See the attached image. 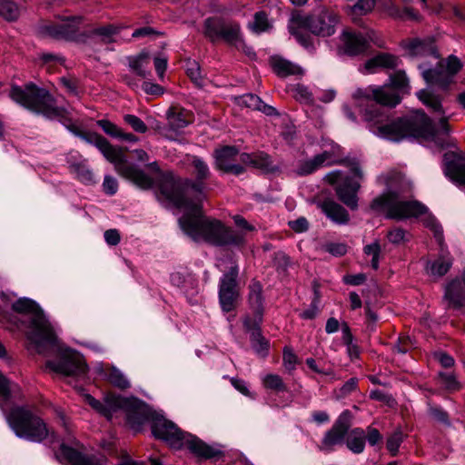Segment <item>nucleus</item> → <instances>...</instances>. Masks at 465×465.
<instances>
[{
	"mask_svg": "<svg viewBox=\"0 0 465 465\" xmlns=\"http://www.w3.org/2000/svg\"><path fill=\"white\" fill-rule=\"evenodd\" d=\"M324 181L330 185L335 186L336 195L343 204L352 211L358 209L357 193L361 188L359 181H355L348 175L343 177V173L340 170L327 173Z\"/></svg>",
	"mask_w": 465,
	"mask_h": 465,
	"instance_id": "nucleus-12",
	"label": "nucleus"
},
{
	"mask_svg": "<svg viewBox=\"0 0 465 465\" xmlns=\"http://www.w3.org/2000/svg\"><path fill=\"white\" fill-rule=\"evenodd\" d=\"M263 386L276 392H283L287 391L282 377L278 374H267L262 380Z\"/></svg>",
	"mask_w": 465,
	"mask_h": 465,
	"instance_id": "nucleus-46",
	"label": "nucleus"
},
{
	"mask_svg": "<svg viewBox=\"0 0 465 465\" xmlns=\"http://www.w3.org/2000/svg\"><path fill=\"white\" fill-rule=\"evenodd\" d=\"M118 182L114 177L111 175L104 176L102 187L105 194L110 196L114 195L118 191Z\"/></svg>",
	"mask_w": 465,
	"mask_h": 465,
	"instance_id": "nucleus-61",
	"label": "nucleus"
},
{
	"mask_svg": "<svg viewBox=\"0 0 465 465\" xmlns=\"http://www.w3.org/2000/svg\"><path fill=\"white\" fill-rule=\"evenodd\" d=\"M352 96L364 121L371 125H378L377 133L382 137L393 142L421 138L432 142L440 149L456 148V140L450 135L449 117H441L436 124L420 109L383 124L389 118V109L385 107L392 108L399 104V94L388 92L383 87L368 86L357 89Z\"/></svg>",
	"mask_w": 465,
	"mask_h": 465,
	"instance_id": "nucleus-1",
	"label": "nucleus"
},
{
	"mask_svg": "<svg viewBox=\"0 0 465 465\" xmlns=\"http://www.w3.org/2000/svg\"><path fill=\"white\" fill-rule=\"evenodd\" d=\"M347 448L355 454L363 452L365 448L366 437L365 430L361 428L352 429L345 438Z\"/></svg>",
	"mask_w": 465,
	"mask_h": 465,
	"instance_id": "nucleus-38",
	"label": "nucleus"
},
{
	"mask_svg": "<svg viewBox=\"0 0 465 465\" xmlns=\"http://www.w3.org/2000/svg\"><path fill=\"white\" fill-rule=\"evenodd\" d=\"M271 65L272 71L279 77L284 78L302 74V69L298 65L280 56H272L271 58Z\"/></svg>",
	"mask_w": 465,
	"mask_h": 465,
	"instance_id": "nucleus-36",
	"label": "nucleus"
},
{
	"mask_svg": "<svg viewBox=\"0 0 465 465\" xmlns=\"http://www.w3.org/2000/svg\"><path fill=\"white\" fill-rule=\"evenodd\" d=\"M239 150L234 145H223L213 151L214 166L216 170L224 173L241 175L245 173L244 166L235 163Z\"/></svg>",
	"mask_w": 465,
	"mask_h": 465,
	"instance_id": "nucleus-19",
	"label": "nucleus"
},
{
	"mask_svg": "<svg viewBox=\"0 0 465 465\" xmlns=\"http://www.w3.org/2000/svg\"><path fill=\"white\" fill-rule=\"evenodd\" d=\"M292 20L296 21L300 27H307L308 32L316 36L328 37L335 34L340 16L333 9L322 7L318 13L297 15Z\"/></svg>",
	"mask_w": 465,
	"mask_h": 465,
	"instance_id": "nucleus-10",
	"label": "nucleus"
},
{
	"mask_svg": "<svg viewBox=\"0 0 465 465\" xmlns=\"http://www.w3.org/2000/svg\"><path fill=\"white\" fill-rule=\"evenodd\" d=\"M365 437L371 446H375L382 441V435L379 430L371 426L367 427Z\"/></svg>",
	"mask_w": 465,
	"mask_h": 465,
	"instance_id": "nucleus-63",
	"label": "nucleus"
},
{
	"mask_svg": "<svg viewBox=\"0 0 465 465\" xmlns=\"http://www.w3.org/2000/svg\"><path fill=\"white\" fill-rule=\"evenodd\" d=\"M9 97L17 104L49 120H58L65 128L72 124L69 113L64 106H58L55 97L44 87L33 82L23 86L13 84L10 88Z\"/></svg>",
	"mask_w": 465,
	"mask_h": 465,
	"instance_id": "nucleus-6",
	"label": "nucleus"
},
{
	"mask_svg": "<svg viewBox=\"0 0 465 465\" xmlns=\"http://www.w3.org/2000/svg\"><path fill=\"white\" fill-rule=\"evenodd\" d=\"M444 160L446 176L454 183L465 185V160L462 156L453 152L446 153Z\"/></svg>",
	"mask_w": 465,
	"mask_h": 465,
	"instance_id": "nucleus-28",
	"label": "nucleus"
},
{
	"mask_svg": "<svg viewBox=\"0 0 465 465\" xmlns=\"http://www.w3.org/2000/svg\"><path fill=\"white\" fill-rule=\"evenodd\" d=\"M387 191L374 198L370 208L376 213L385 212V217L392 220L418 218L429 212L422 203L412 200H401L404 191V181L399 173H391L386 178Z\"/></svg>",
	"mask_w": 465,
	"mask_h": 465,
	"instance_id": "nucleus-5",
	"label": "nucleus"
},
{
	"mask_svg": "<svg viewBox=\"0 0 465 465\" xmlns=\"http://www.w3.org/2000/svg\"><path fill=\"white\" fill-rule=\"evenodd\" d=\"M70 172L76 174L77 179L86 184L92 185L96 182L92 170L84 163H72L69 166Z\"/></svg>",
	"mask_w": 465,
	"mask_h": 465,
	"instance_id": "nucleus-40",
	"label": "nucleus"
},
{
	"mask_svg": "<svg viewBox=\"0 0 465 465\" xmlns=\"http://www.w3.org/2000/svg\"><path fill=\"white\" fill-rule=\"evenodd\" d=\"M403 439L404 435L401 429H397L388 437L386 448L392 457L397 456Z\"/></svg>",
	"mask_w": 465,
	"mask_h": 465,
	"instance_id": "nucleus-47",
	"label": "nucleus"
},
{
	"mask_svg": "<svg viewBox=\"0 0 465 465\" xmlns=\"http://www.w3.org/2000/svg\"><path fill=\"white\" fill-rule=\"evenodd\" d=\"M96 124L103 130L105 134L112 138L119 139L120 135H122V129L114 123L107 119L97 120Z\"/></svg>",
	"mask_w": 465,
	"mask_h": 465,
	"instance_id": "nucleus-50",
	"label": "nucleus"
},
{
	"mask_svg": "<svg viewBox=\"0 0 465 465\" xmlns=\"http://www.w3.org/2000/svg\"><path fill=\"white\" fill-rule=\"evenodd\" d=\"M82 22V16H68L59 23L45 25L43 31L54 39L84 44V30L80 31Z\"/></svg>",
	"mask_w": 465,
	"mask_h": 465,
	"instance_id": "nucleus-16",
	"label": "nucleus"
},
{
	"mask_svg": "<svg viewBox=\"0 0 465 465\" xmlns=\"http://www.w3.org/2000/svg\"><path fill=\"white\" fill-rule=\"evenodd\" d=\"M114 402L117 403L118 410L125 411L126 422L135 431H140L146 421L152 423L156 414L155 411L137 398L121 396V399H115Z\"/></svg>",
	"mask_w": 465,
	"mask_h": 465,
	"instance_id": "nucleus-13",
	"label": "nucleus"
},
{
	"mask_svg": "<svg viewBox=\"0 0 465 465\" xmlns=\"http://www.w3.org/2000/svg\"><path fill=\"white\" fill-rule=\"evenodd\" d=\"M294 98L296 101L305 104H312L313 103V95L309 88L300 84L294 89Z\"/></svg>",
	"mask_w": 465,
	"mask_h": 465,
	"instance_id": "nucleus-52",
	"label": "nucleus"
},
{
	"mask_svg": "<svg viewBox=\"0 0 465 465\" xmlns=\"http://www.w3.org/2000/svg\"><path fill=\"white\" fill-rule=\"evenodd\" d=\"M401 63L400 57L393 54L379 53L368 59L364 64V67L368 73L373 74L377 69L394 70Z\"/></svg>",
	"mask_w": 465,
	"mask_h": 465,
	"instance_id": "nucleus-31",
	"label": "nucleus"
},
{
	"mask_svg": "<svg viewBox=\"0 0 465 465\" xmlns=\"http://www.w3.org/2000/svg\"><path fill=\"white\" fill-rule=\"evenodd\" d=\"M240 161L243 164L259 169L265 174L278 173L281 172L280 166L273 163L272 156L263 151L252 153H242L240 154Z\"/></svg>",
	"mask_w": 465,
	"mask_h": 465,
	"instance_id": "nucleus-25",
	"label": "nucleus"
},
{
	"mask_svg": "<svg viewBox=\"0 0 465 465\" xmlns=\"http://www.w3.org/2000/svg\"><path fill=\"white\" fill-rule=\"evenodd\" d=\"M375 0H358L351 11L356 15H363L371 12L375 6Z\"/></svg>",
	"mask_w": 465,
	"mask_h": 465,
	"instance_id": "nucleus-57",
	"label": "nucleus"
},
{
	"mask_svg": "<svg viewBox=\"0 0 465 465\" xmlns=\"http://www.w3.org/2000/svg\"><path fill=\"white\" fill-rule=\"evenodd\" d=\"M462 65L461 61L456 55L450 54L446 59V65H444V68L452 79L453 76L460 71Z\"/></svg>",
	"mask_w": 465,
	"mask_h": 465,
	"instance_id": "nucleus-56",
	"label": "nucleus"
},
{
	"mask_svg": "<svg viewBox=\"0 0 465 465\" xmlns=\"http://www.w3.org/2000/svg\"><path fill=\"white\" fill-rule=\"evenodd\" d=\"M191 164L193 168L194 179L182 178L172 171L162 174L160 180V194L177 209L198 204L187 196L190 189L198 195H204L207 182L212 177L208 164L199 156H193Z\"/></svg>",
	"mask_w": 465,
	"mask_h": 465,
	"instance_id": "nucleus-3",
	"label": "nucleus"
},
{
	"mask_svg": "<svg viewBox=\"0 0 465 465\" xmlns=\"http://www.w3.org/2000/svg\"><path fill=\"white\" fill-rule=\"evenodd\" d=\"M190 437V439L185 440V444L190 451L194 455L204 459H212L219 454V451L207 445L197 437H193L191 435Z\"/></svg>",
	"mask_w": 465,
	"mask_h": 465,
	"instance_id": "nucleus-37",
	"label": "nucleus"
},
{
	"mask_svg": "<svg viewBox=\"0 0 465 465\" xmlns=\"http://www.w3.org/2000/svg\"><path fill=\"white\" fill-rule=\"evenodd\" d=\"M251 28L256 33H262L269 28L267 14L264 11H259L254 15V21Z\"/></svg>",
	"mask_w": 465,
	"mask_h": 465,
	"instance_id": "nucleus-54",
	"label": "nucleus"
},
{
	"mask_svg": "<svg viewBox=\"0 0 465 465\" xmlns=\"http://www.w3.org/2000/svg\"><path fill=\"white\" fill-rule=\"evenodd\" d=\"M336 150H340V146L333 147L330 151H323L322 153L316 154L313 158L301 162L295 173L298 176H307L322 166H331L335 164L344 165L350 168L351 172L359 180H362L363 173L361 169L360 163L355 159L341 158L335 159Z\"/></svg>",
	"mask_w": 465,
	"mask_h": 465,
	"instance_id": "nucleus-9",
	"label": "nucleus"
},
{
	"mask_svg": "<svg viewBox=\"0 0 465 465\" xmlns=\"http://www.w3.org/2000/svg\"><path fill=\"white\" fill-rule=\"evenodd\" d=\"M11 308L15 312L23 315L15 318L16 327L21 330L27 329L25 337L35 346L39 353L42 352L43 347L56 344L54 330L36 302L23 297L13 302Z\"/></svg>",
	"mask_w": 465,
	"mask_h": 465,
	"instance_id": "nucleus-4",
	"label": "nucleus"
},
{
	"mask_svg": "<svg viewBox=\"0 0 465 465\" xmlns=\"http://www.w3.org/2000/svg\"><path fill=\"white\" fill-rule=\"evenodd\" d=\"M147 60V55L143 54H140L136 57H133L130 59L129 66L130 68L140 77L147 78L150 75V72L146 71L143 65L144 61Z\"/></svg>",
	"mask_w": 465,
	"mask_h": 465,
	"instance_id": "nucleus-49",
	"label": "nucleus"
},
{
	"mask_svg": "<svg viewBox=\"0 0 465 465\" xmlns=\"http://www.w3.org/2000/svg\"><path fill=\"white\" fill-rule=\"evenodd\" d=\"M179 218L183 232L195 242L203 241L215 247H240L245 243V233L235 231L219 219L203 213L202 203L183 207Z\"/></svg>",
	"mask_w": 465,
	"mask_h": 465,
	"instance_id": "nucleus-2",
	"label": "nucleus"
},
{
	"mask_svg": "<svg viewBox=\"0 0 465 465\" xmlns=\"http://www.w3.org/2000/svg\"><path fill=\"white\" fill-rule=\"evenodd\" d=\"M263 287L260 281L252 279L248 286V304L252 316L247 315L243 320L252 323L262 322L264 314Z\"/></svg>",
	"mask_w": 465,
	"mask_h": 465,
	"instance_id": "nucleus-21",
	"label": "nucleus"
},
{
	"mask_svg": "<svg viewBox=\"0 0 465 465\" xmlns=\"http://www.w3.org/2000/svg\"><path fill=\"white\" fill-rule=\"evenodd\" d=\"M417 95L420 102L431 112L444 114L441 99L439 95L425 89L419 91Z\"/></svg>",
	"mask_w": 465,
	"mask_h": 465,
	"instance_id": "nucleus-39",
	"label": "nucleus"
},
{
	"mask_svg": "<svg viewBox=\"0 0 465 465\" xmlns=\"http://www.w3.org/2000/svg\"><path fill=\"white\" fill-rule=\"evenodd\" d=\"M47 367L57 373L65 376H82L85 375L88 367L85 363L82 354L76 351L66 349L64 350L58 361H49Z\"/></svg>",
	"mask_w": 465,
	"mask_h": 465,
	"instance_id": "nucleus-17",
	"label": "nucleus"
},
{
	"mask_svg": "<svg viewBox=\"0 0 465 465\" xmlns=\"http://www.w3.org/2000/svg\"><path fill=\"white\" fill-rule=\"evenodd\" d=\"M452 265V259L450 257L440 256L435 260L430 265V272L433 275L443 276L445 275Z\"/></svg>",
	"mask_w": 465,
	"mask_h": 465,
	"instance_id": "nucleus-45",
	"label": "nucleus"
},
{
	"mask_svg": "<svg viewBox=\"0 0 465 465\" xmlns=\"http://www.w3.org/2000/svg\"><path fill=\"white\" fill-rule=\"evenodd\" d=\"M346 413H348V411L341 414L334 421L331 428L325 432L321 441L320 449L322 450L328 452L332 451L335 446L341 445L344 442L351 426L345 417Z\"/></svg>",
	"mask_w": 465,
	"mask_h": 465,
	"instance_id": "nucleus-20",
	"label": "nucleus"
},
{
	"mask_svg": "<svg viewBox=\"0 0 465 465\" xmlns=\"http://www.w3.org/2000/svg\"><path fill=\"white\" fill-rule=\"evenodd\" d=\"M242 323L245 331L250 332V341L253 351L260 357L266 358L269 354L270 343L262 333V322L252 323L249 320H243Z\"/></svg>",
	"mask_w": 465,
	"mask_h": 465,
	"instance_id": "nucleus-27",
	"label": "nucleus"
},
{
	"mask_svg": "<svg viewBox=\"0 0 465 465\" xmlns=\"http://www.w3.org/2000/svg\"><path fill=\"white\" fill-rule=\"evenodd\" d=\"M429 412L430 415L437 421L445 425L450 424L449 414L443 409L440 407H430Z\"/></svg>",
	"mask_w": 465,
	"mask_h": 465,
	"instance_id": "nucleus-64",
	"label": "nucleus"
},
{
	"mask_svg": "<svg viewBox=\"0 0 465 465\" xmlns=\"http://www.w3.org/2000/svg\"><path fill=\"white\" fill-rule=\"evenodd\" d=\"M317 207L333 223L344 225L350 222L349 212L333 199L325 198L317 203Z\"/></svg>",
	"mask_w": 465,
	"mask_h": 465,
	"instance_id": "nucleus-26",
	"label": "nucleus"
},
{
	"mask_svg": "<svg viewBox=\"0 0 465 465\" xmlns=\"http://www.w3.org/2000/svg\"><path fill=\"white\" fill-rule=\"evenodd\" d=\"M439 378L448 390H459L460 384L452 372H439Z\"/></svg>",
	"mask_w": 465,
	"mask_h": 465,
	"instance_id": "nucleus-60",
	"label": "nucleus"
},
{
	"mask_svg": "<svg viewBox=\"0 0 465 465\" xmlns=\"http://www.w3.org/2000/svg\"><path fill=\"white\" fill-rule=\"evenodd\" d=\"M5 420L16 437L41 443L54 435L45 420L27 405L13 406L5 412Z\"/></svg>",
	"mask_w": 465,
	"mask_h": 465,
	"instance_id": "nucleus-7",
	"label": "nucleus"
},
{
	"mask_svg": "<svg viewBox=\"0 0 465 465\" xmlns=\"http://www.w3.org/2000/svg\"><path fill=\"white\" fill-rule=\"evenodd\" d=\"M237 104L241 106L257 110L268 116L279 115L277 110L269 104H266L262 99L253 94H245L236 98Z\"/></svg>",
	"mask_w": 465,
	"mask_h": 465,
	"instance_id": "nucleus-33",
	"label": "nucleus"
},
{
	"mask_svg": "<svg viewBox=\"0 0 465 465\" xmlns=\"http://www.w3.org/2000/svg\"><path fill=\"white\" fill-rule=\"evenodd\" d=\"M359 389V379L352 377L344 382L340 388L333 390V397L336 400L345 399Z\"/></svg>",
	"mask_w": 465,
	"mask_h": 465,
	"instance_id": "nucleus-42",
	"label": "nucleus"
},
{
	"mask_svg": "<svg viewBox=\"0 0 465 465\" xmlns=\"http://www.w3.org/2000/svg\"><path fill=\"white\" fill-rule=\"evenodd\" d=\"M124 121L125 124L130 125L132 129L136 133L144 134L148 130V127L144 124V122L134 114L124 115Z\"/></svg>",
	"mask_w": 465,
	"mask_h": 465,
	"instance_id": "nucleus-53",
	"label": "nucleus"
},
{
	"mask_svg": "<svg viewBox=\"0 0 465 465\" xmlns=\"http://www.w3.org/2000/svg\"><path fill=\"white\" fill-rule=\"evenodd\" d=\"M394 16L401 20L419 21L420 15L412 7L406 6L403 9H397Z\"/></svg>",
	"mask_w": 465,
	"mask_h": 465,
	"instance_id": "nucleus-59",
	"label": "nucleus"
},
{
	"mask_svg": "<svg viewBox=\"0 0 465 465\" xmlns=\"http://www.w3.org/2000/svg\"><path fill=\"white\" fill-rule=\"evenodd\" d=\"M59 82L69 94L74 95L79 94V81L75 77L63 76L59 79Z\"/></svg>",
	"mask_w": 465,
	"mask_h": 465,
	"instance_id": "nucleus-62",
	"label": "nucleus"
},
{
	"mask_svg": "<svg viewBox=\"0 0 465 465\" xmlns=\"http://www.w3.org/2000/svg\"><path fill=\"white\" fill-rule=\"evenodd\" d=\"M282 363L288 371L295 370L296 365L298 363L297 355L294 353L293 350L289 346H285L283 348Z\"/></svg>",
	"mask_w": 465,
	"mask_h": 465,
	"instance_id": "nucleus-51",
	"label": "nucleus"
},
{
	"mask_svg": "<svg viewBox=\"0 0 465 465\" xmlns=\"http://www.w3.org/2000/svg\"><path fill=\"white\" fill-rule=\"evenodd\" d=\"M294 26L290 30L291 34L295 37L297 42L305 48L312 46V38L308 31L307 27H300L296 21H292Z\"/></svg>",
	"mask_w": 465,
	"mask_h": 465,
	"instance_id": "nucleus-44",
	"label": "nucleus"
},
{
	"mask_svg": "<svg viewBox=\"0 0 465 465\" xmlns=\"http://www.w3.org/2000/svg\"><path fill=\"white\" fill-rule=\"evenodd\" d=\"M374 32H368L366 35L361 32L344 30L340 35L341 45L337 47L339 55L355 57L364 54L370 48V41L373 42L379 47H382L381 43L376 42L372 35Z\"/></svg>",
	"mask_w": 465,
	"mask_h": 465,
	"instance_id": "nucleus-15",
	"label": "nucleus"
},
{
	"mask_svg": "<svg viewBox=\"0 0 465 465\" xmlns=\"http://www.w3.org/2000/svg\"><path fill=\"white\" fill-rule=\"evenodd\" d=\"M20 15L19 7L13 0H0V16L9 22H14Z\"/></svg>",
	"mask_w": 465,
	"mask_h": 465,
	"instance_id": "nucleus-41",
	"label": "nucleus"
},
{
	"mask_svg": "<svg viewBox=\"0 0 465 465\" xmlns=\"http://www.w3.org/2000/svg\"><path fill=\"white\" fill-rule=\"evenodd\" d=\"M84 397L86 403H88L102 416L105 417L108 420H111L113 419V414L118 411V406H114L117 405V403L114 402V400L121 399V396L111 395L107 396L105 398V403H103L91 394H86Z\"/></svg>",
	"mask_w": 465,
	"mask_h": 465,
	"instance_id": "nucleus-32",
	"label": "nucleus"
},
{
	"mask_svg": "<svg viewBox=\"0 0 465 465\" xmlns=\"http://www.w3.org/2000/svg\"><path fill=\"white\" fill-rule=\"evenodd\" d=\"M105 159L114 165V170L119 175L131 181L139 188L148 190L153 186V179L135 164L128 163L121 148L114 146L112 157Z\"/></svg>",
	"mask_w": 465,
	"mask_h": 465,
	"instance_id": "nucleus-11",
	"label": "nucleus"
},
{
	"mask_svg": "<svg viewBox=\"0 0 465 465\" xmlns=\"http://www.w3.org/2000/svg\"><path fill=\"white\" fill-rule=\"evenodd\" d=\"M124 26L115 24H106L84 30V43L95 45H108L116 42V36Z\"/></svg>",
	"mask_w": 465,
	"mask_h": 465,
	"instance_id": "nucleus-22",
	"label": "nucleus"
},
{
	"mask_svg": "<svg viewBox=\"0 0 465 465\" xmlns=\"http://www.w3.org/2000/svg\"><path fill=\"white\" fill-rule=\"evenodd\" d=\"M67 130L86 143L94 145L104 158L112 157L114 145L102 134L96 132L82 130L73 123L67 125Z\"/></svg>",
	"mask_w": 465,
	"mask_h": 465,
	"instance_id": "nucleus-23",
	"label": "nucleus"
},
{
	"mask_svg": "<svg viewBox=\"0 0 465 465\" xmlns=\"http://www.w3.org/2000/svg\"><path fill=\"white\" fill-rule=\"evenodd\" d=\"M153 437L167 442L171 447L181 449L184 444V433L176 424L156 412L151 424Z\"/></svg>",
	"mask_w": 465,
	"mask_h": 465,
	"instance_id": "nucleus-18",
	"label": "nucleus"
},
{
	"mask_svg": "<svg viewBox=\"0 0 465 465\" xmlns=\"http://www.w3.org/2000/svg\"><path fill=\"white\" fill-rule=\"evenodd\" d=\"M444 297L455 309H460L465 304V288L458 279L451 281L446 287Z\"/></svg>",
	"mask_w": 465,
	"mask_h": 465,
	"instance_id": "nucleus-35",
	"label": "nucleus"
},
{
	"mask_svg": "<svg viewBox=\"0 0 465 465\" xmlns=\"http://www.w3.org/2000/svg\"><path fill=\"white\" fill-rule=\"evenodd\" d=\"M403 47L411 56H433L439 58L440 54L433 37L413 38L403 45Z\"/></svg>",
	"mask_w": 465,
	"mask_h": 465,
	"instance_id": "nucleus-29",
	"label": "nucleus"
},
{
	"mask_svg": "<svg viewBox=\"0 0 465 465\" xmlns=\"http://www.w3.org/2000/svg\"><path fill=\"white\" fill-rule=\"evenodd\" d=\"M319 250L334 257H341L348 252V245L345 242L327 241L320 244Z\"/></svg>",
	"mask_w": 465,
	"mask_h": 465,
	"instance_id": "nucleus-43",
	"label": "nucleus"
},
{
	"mask_svg": "<svg viewBox=\"0 0 465 465\" xmlns=\"http://www.w3.org/2000/svg\"><path fill=\"white\" fill-rule=\"evenodd\" d=\"M108 381L120 390H126L130 387V382L124 375L116 368H112L107 375Z\"/></svg>",
	"mask_w": 465,
	"mask_h": 465,
	"instance_id": "nucleus-48",
	"label": "nucleus"
},
{
	"mask_svg": "<svg viewBox=\"0 0 465 465\" xmlns=\"http://www.w3.org/2000/svg\"><path fill=\"white\" fill-rule=\"evenodd\" d=\"M60 455L69 465H107V458L104 455H86L62 443Z\"/></svg>",
	"mask_w": 465,
	"mask_h": 465,
	"instance_id": "nucleus-24",
	"label": "nucleus"
},
{
	"mask_svg": "<svg viewBox=\"0 0 465 465\" xmlns=\"http://www.w3.org/2000/svg\"><path fill=\"white\" fill-rule=\"evenodd\" d=\"M186 74L195 84H202L203 78L201 75V68L196 61H188L186 63Z\"/></svg>",
	"mask_w": 465,
	"mask_h": 465,
	"instance_id": "nucleus-55",
	"label": "nucleus"
},
{
	"mask_svg": "<svg viewBox=\"0 0 465 465\" xmlns=\"http://www.w3.org/2000/svg\"><path fill=\"white\" fill-rule=\"evenodd\" d=\"M422 77L426 83L436 84L442 88H446L452 82L451 77L448 74L444 68L443 62H440L435 68L427 69L422 72Z\"/></svg>",
	"mask_w": 465,
	"mask_h": 465,
	"instance_id": "nucleus-34",
	"label": "nucleus"
},
{
	"mask_svg": "<svg viewBox=\"0 0 465 465\" xmlns=\"http://www.w3.org/2000/svg\"><path fill=\"white\" fill-rule=\"evenodd\" d=\"M391 85L396 89L402 90L408 86V78L403 70H398L390 75Z\"/></svg>",
	"mask_w": 465,
	"mask_h": 465,
	"instance_id": "nucleus-58",
	"label": "nucleus"
},
{
	"mask_svg": "<svg viewBox=\"0 0 465 465\" xmlns=\"http://www.w3.org/2000/svg\"><path fill=\"white\" fill-rule=\"evenodd\" d=\"M238 278L239 266L235 262L220 278L218 297L221 309L224 312L233 311L240 298Z\"/></svg>",
	"mask_w": 465,
	"mask_h": 465,
	"instance_id": "nucleus-14",
	"label": "nucleus"
},
{
	"mask_svg": "<svg viewBox=\"0 0 465 465\" xmlns=\"http://www.w3.org/2000/svg\"><path fill=\"white\" fill-rule=\"evenodd\" d=\"M203 34L212 44L220 41L230 45L244 44L241 25L237 21L228 20L221 16L208 17L203 21Z\"/></svg>",
	"mask_w": 465,
	"mask_h": 465,
	"instance_id": "nucleus-8",
	"label": "nucleus"
},
{
	"mask_svg": "<svg viewBox=\"0 0 465 465\" xmlns=\"http://www.w3.org/2000/svg\"><path fill=\"white\" fill-rule=\"evenodd\" d=\"M166 119L169 127L173 131H179L187 127L194 121V114L192 111L182 106H171L166 112Z\"/></svg>",
	"mask_w": 465,
	"mask_h": 465,
	"instance_id": "nucleus-30",
	"label": "nucleus"
}]
</instances>
